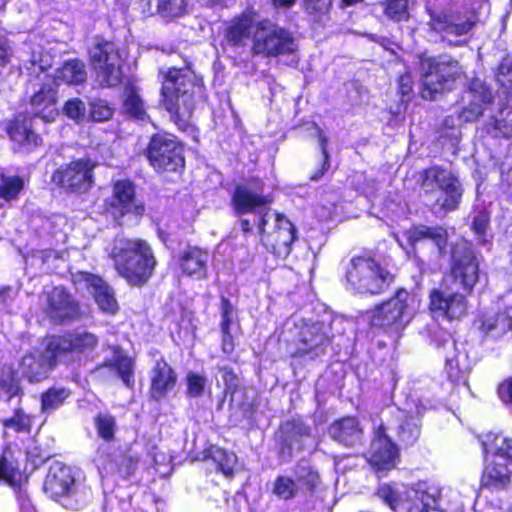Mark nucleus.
<instances>
[{"label": "nucleus", "instance_id": "obj_20", "mask_svg": "<svg viewBox=\"0 0 512 512\" xmlns=\"http://www.w3.org/2000/svg\"><path fill=\"white\" fill-rule=\"evenodd\" d=\"M58 360L56 352L50 351L47 343L43 353L33 351L25 354L19 363L18 372L29 382H39L47 377Z\"/></svg>", "mask_w": 512, "mask_h": 512}, {"label": "nucleus", "instance_id": "obj_32", "mask_svg": "<svg viewBox=\"0 0 512 512\" xmlns=\"http://www.w3.org/2000/svg\"><path fill=\"white\" fill-rule=\"evenodd\" d=\"M74 486L75 483L70 474V469L62 465L50 468L44 484L45 491L50 493L51 496L59 498L60 502Z\"/></svg>", "mask_w": 512, "mask_h": 512}, {"label": "nucleus", "instance_id": "obj_61", "mask_svg": "<svg viewBox=\"0 0 512 512\" xmlns=\"http://www.w3.org/2000/svg\"><path fill=\"white\" fill-rule=\"evenodd\" d=\"M498 394L503 402L512 403V377L499 385Z\"/></svg>", "mask_w": 512, "mask_h": 512}, {"label": "nucleus", "instance_id": "obj_46", "mask_svg": "<svg viewBox=\"0 0 512 512\" xmlns=\"http://www.w3.org/2000/svg\"><path fill=\"white\" fill-rule=\"evenodd\" d=\"M408 3V0H386L383 4L385 16L397 22L408 20Z\"/></svg>", "mask_w": 512, "mask_h": 512}, {"label": "nucleus", "instance_id": "obj_10", "mask_svg": "<svg viewBox=\"0 0 512 512\" xmlns=\"http://www.w3.org/2000/svg\"><path fill=\"white\" fill-rule=\"evenodd\" d=\"M429 16L428 25L430 29L440 34L443 40H447L455 46L463 45L465 42H453L450 37H461L469 34L478 21L474 12L462 10H429Z\"/></svg>", "mask_w": 512, "mask_h": 512}, {"label": "nucleus", "instance_id": "obj_59", "mask_svg": "<svg viewBox=\"0 0 512 512\" xmlns=\"http://www.w3.org/2000/svg\"><path fill=\"white\" fill-rule=\"evenodd\" d=\"M489 226V214L485 210L478 211L473 217L472 229L479 237H484Z\"/></svg>", "mask_w": 512, "mask_h": 512}, {"label": "nucleus", "instance_id": "obj_23", "mask_svg": "<svg viewBox=\"0 0 512 512\" xmlns=\"http://www.w3.org/2000/svg\"><path fill=\"white\" fill-rule=\"evenodd\" d=\"M7 133L13 143V149L29 153L42 144V138L32 128L31 119L17 116L8 126Z\"/></svg>", "mask_w": 512, "mask_h": 512}, {"label": "nucleus", "instance_id": "obj_64", "mask_svg": "<svg viewBox=\"0 0 512 512\" xmlns=\"http://www.w3.org/2000/svg\"><path fill=\"white\" fill-rule=\"evenodd\" d=\"M12 54L11 47L7 40L0 39V66L5 65Z\"/></svg>", "mask_w": 512, "mask_h": 512}, {"label": "nucleus", "instance_id": "obj_38", "mask_svg": "<svg viewBox=\"0 0 512 512\" xmlns=\"http://www.w3.org/2000/svg\"><path fill=\"white\" fill-rule=\"evenodd\" d=\"M155 3L156 13L165 19H173L184 15L187 11V0H150Z\"/></svg>", "mask_w": 512, "mask_h": 512}, {"label": "nucleus", "instance_id": "obj_9", "mask_svg": "<svg viewBox=\"0 0 512 512\" xmlns=\"http://www.w3.org/2000/svg\"><path fill=\"white\" fill-rule=\"evenodd\" d=\"M425 73L422 80L421 95L426 100H432L436 94L452 88V83L460 79L463 70L458 61L451 57L439 60L427 59L422 63Z\"/></svg>", "mask_w": 512, "mask_h": 512}, {"label": "nucleus", "instance_id": "obj_63", "mask_svg": "<svg viewBox=\"0 0 512 512\" xmlns=\"http://www.w3.org/2000/svg\"><path fill=\"white\" fill-rule=\"evenodd\" d=\"M412 79L409 75H402L399 78V92L402 97H409L412 93Z\"/></svg>", "mask_w": 512, "mask_h": 512}, {"label": "nucleus", "instance_id": "obj_44", "mask_svg": "<svg viewBox=\"0 0 512 512\" xmlns=\"http://www.w3.org/2000/svg\"><path fill=\"white\" fill-rule=\"evenodd\" d=\"M117 371L119 377L126 386H131L133 380V362L132 359L121 353H116L110 363Z\"/></svg>", "mask_w": 512, "mask_h": 512}, {"label": "nucleus", "instance_id": "obj_11", "mask_svg": "<svg viewBox=\"0 0 512 512\" xmlns=\"http://www.w3.org/2000/svg\"><path fill=\"white\" fill-rule=\"evenodd\" d=\"M97 163L88 157L61 165L52 175V181L71 193H85L94 184L93 171Z\"/></svg>", "mask_w": 512, "mask_h": 512}, {"label": "nucleus", "instance_id": "obj_25", "mask_svg": "<svg viewBox=\"0 0 512 512\" xmlns=\"http://www.w3.org/2000/svg\"><path fill=\"white\" fill-rule=\"evenodd\" d=\"M438 496L437 487L421 482L406 490V497H404L401 508L407 512H428L436 505Z\"/></svg>", "mask_w": 512, "mask_h": 512}, {"label": "nucleus", "instance_id": "obj_18", "mask_svg": "<svg viewBox=\"0 0 512 512\" xmlns=\"http://www.w3.org/2000/svg\"><path fill=\"white\" fill-rule=\"evenodd\" d=\"M107 205L115 218L127 214L142 216L145 210L144 204L135 196V186L129 180H118L113 185L112 197Z\"/></svg>", "mask_w": 512, "mask_h": 512}, {"label": "nucleus", "instance_id": "obj_50", "mask_svg": "<svg viewBox=\"0 0 512 512\" xmlns=\"http://www.w3.org/2000/svg\"><path fill=\"white\" fill-rule=\"evenodd\" d=\"M98 435L104 440H111L114 437L116 422L109 414H98L94 420Z\"/></svg>", "mask_w": 512, "mask_h": 512}, {"label": "nucleus", "instance_id": "obj_45", "mask_svg": "<svg viewBox=\"0 0 512 512\" xmlns=\"http://www.w3.org/2000/svg\"><path fill=\"white\" fill-rule=\"evenodd\" d=\"M52 65V56L44 53L42 49L33 51L29 61L25 65L31 75L39 76Z\"/></svg>", "mask_w": 512, "mask_h": 512}, {"label": "nucleus", "instance_id": "obj_22", "mask_svg": "<svg viewBox=\"0 0 512 512\" xmlns=\"http://www.w3.org/2000/svg\"><path fill=\"white\" fill-rule=\"evenodd\" d=\"M257 22V13L254 10H244L227 23L224 30L225 41L232 47H245L247 41H251Z\"/></svg>", "mask_w": 512, "mask_h": 512}, {"label": "nucleus", "instance_id": "obj_34", "mask_svg": "<svg viewBox=\"0 0 512 512\" xmlns=\"http://www.w3.org/2000/svg\"><path fill=\"white\" fill-rule=\"evenodd\" d=\"M87 78V72L83 61L78 59H72L64 62V64L58 68L51 82L56 85L60 83L67 84H80L83 83Z\"/></svg>", "mask_w": 512, "mask_h": 512}, {"label": "nucleus", "instance_id": "obj_48", "mask_svg": "<svg viewBox=\"0 0 512 512\" xmlns=\"http://www.w3.org/2000/svg\"><path fill=\"white\" fill-rule=\"evenodd\" d=\"M19 392V383L9 367L0 368V397L2 395L11 398Z\"/></svg>", "mask_w": 512, "mask_h": 512}, {"label": "nucleus", "instance_id": "obj_19", "mask_svg": "<svg viewBox=\"0 0 512 512\" xmlns=\"http://www.w3.org/2000/svg\"><path fill=\"white\" fill-rule=\"evenodd\" d=\"M429 297V310L432 317L435 319H459L466 313V299L465 296L460 293L433 289Z\"/></svg>", "mask_w": 512, "mask_h": 512}, {"label": "nucleus", "instance_id": "obj_29", "mask_svg": "<svg viewBox=\"0 0 512 512\" xmlns=\"http://www.w3.org/2000/svg\"><path fill=\"white\" fill-rule=\"evenodd\" d=\"M177 376L164 360H158L151 371L150 393L153 399L161 400L173 390Z\"/></svg>", "mask_w": 512, "mask_h": 512}, {"label": "nucleus", "instance_id": "obj_55", "mask_svg": "<svg viewBox=\"0 0 512 512\" xmlns=\"http://www.w3.org/2000/svg\"><path fill=\"white\" fill-rule=\"evenodd\" d=\"M90 115L94 121H106L113 115V109L104 100H96L91 103Z\"/></svg>", "mask_w": 512, "mask_h": 512}, {"label": "nucleus", "instance_id": "obj_6", "mask_svg": "<svg viewBox=\"0 0 512 512\" xmlns=\"http://www.w3.org/2000/svg\"><path fill=\"white\" fill-rule=\"evenodd\" d=\"M421 188L426 195L435 197V205L444 211H453L458 208L462 187L458 178L449 170L433 166L421 173Z\"/></svg>", "mask_w": 512, "mask_h": 512}, {"label": "nucleus", "instance_id": "obj_1", "mask_svg": "<svg viewBox=\"0 0 512 512\" xmlns=\"http://www.w3.org/2000/svg\"><path fill=\"white\" fill-rule=\"evenodd\" d=\"M272 198L263 194L262 184L237 186L232 204L238 215L253 213L263 245L279 258H286L296 239V229L284 215L270 208Z\"/></svg>", "mask_w": 512, "mask_h": 512}, {"label": "nucleus", "instance_id": "obj_41", "mask_svg": "<svg viewBox=\"0 0 512 512\" xmlns=\"http://www.w3.org/2000/svg\"><path fill=\"white\" fill-rule=\"evenodd\" d=\"M297 482L301 489L311 491L319 483L318 473L307 461H300L296 468Z\"/></svg>", "mask_w": 512, "mask_h": 512}, {"label": "nucleus", "instance_id": "obj_58", "mask_svg": "<svg viewBox=\"0 0 512 512\" xmlns=\"http://www.w3.org/2000/svg\"><path fill=\"white\" fill-rule=\"evenodd\" d=\"M85 104L78 98L68 100L64 106L65 114L76 121H80L85 115Z\"/></svg>", "mask_w": 512, "mask_h": 512}, {"label": "nucleus", "instance_id": "obj_27", "mask_svg": "<svg viewBox=\"0 0 512 512\" xmlns=\"http://www.w3.org/2000/svg\"><path fill=\"white\" fill-rule=\"evenodd\" d=\"M329 436L346 447H355L363 441V428L355 417H344L334 421L328 430Z\"/></svg>", "mask_w": 512, "mask_h": 512}, {"label": "nucleus", "instance_id": "obj_60", "mask_svg": "<svg viewBox=\"0 0 512 512\" xmlns=\"http://www.w3.org/2000/svg\"><path fill=\"white\" fill-rule=\"evenodd\" d=\"M316 130H317V133H318V140H319L320 148H321V151H322V154H323L324 163H323V166H322L321 174L312 177V179H314V180L318 179L321 175H323L324 171L327 170L328 167H329V154H328V151H327L328 139H327L326 135L323 133V131L321 129L316 127Z\"/></svg>", "mask_w": 512, "mask_h": 512}, {"label": "nucleus", "instance_id": "obj_33", "mask_svg": "<svg viewBox=\"0 0 512 512\" xmlns=\"http://www.w3.org/2000/svg\"><path fill=\"white\" fill-rule=\"evenodd\" d=\"M397 425L391 422L384 424L390 426L393 431H396L398 440L406 446L413 445L420 436L419 419L416 416L409 415L403 410H397Z\"/></svg>", "mask_w": 512, "mask_h": 512}, {"label": "nucleus", "instance_id": "obj_51", "mask_svg": "<svg viewBox=\"0 0 512 512\" xmlns=\"http://www.w3.org/2000/svg\"><path fill=\"white\" fill-rule=\"evenodd\" d=\"M493 125L503 136H509L512 133V108L502 109L493 120Z\"/></svg>", "mask_w": 512, "mask_h": 512}, {"label": "nucleus", "instance_id": "obj_31", "mask_svg": "<svg viewBox=\"0 0 512 512\" xmlns=\"http://www.w3.org/2000/svg\"><path fill=\"white\" fill-rule=\"evenodd\" d=\"M56 90L51 86V76L45 75L42 88L31 97L33 113L47 121L54 118Z\"/></svg>", "mask_w": 512, "mask_h": 512}, {"label": "nucleus", "instance_id": "obj_21", "mask_svg": "<svg viewBox=\"0 0 512 512\" xmlns=\"http://www.w3.org/2000/svg\"><path fill=\"white\" fill-rule=\"evenodd\" d=\"M97 344V337L89 332H80L67 336H54L48 339L49 350L56 352L59 360L67 353H90L95 349Z\"/></svg>", "mask_w": 512, "mask_h": 512}, {"label": "nucleus", "instance_id": "obj_8", "mask_svg": "<svg viewBox=\"0 0 512 512\" xmlns=\"http://www.w3.org/2000/svg\"><path fill=\"white\" fill-rule=\"evenodd\" d=\"M89 59L96 81L103 87H115L122 81V59L113 42L95 39L89 47Z\"/></svg>", "mask_w": 512, "mask_h": 512}, {"label": "nucleus", "instance_id": "obj_54", "mask_svg": "<svg viewBox=\"0 0 512 512\" xmlns=\"http://www.w3.org/2000/svg\"><path fill=\"white\" fill-rule=\"evenodd\" d=\"M124 106L129 114L133 115L138 119H144L145 111L143 101L140 98V96L134 91H131L128 94Z\"/></svg>", "mask_w": 512, "mask_h": 512}, {"label": "nucleus", "instance_id": "obj_5", "mask_svg": "<svg viewBox=\"0 0 512 512\" xmlns=\"http://www.w3.org/2000/svg\"><path fill=\"white\" fill-rule=\"evenodd\" d=\"M416 309V297L399 289L393 297L370 311L368 320L373 327L399 331L412 320Z\"/></svg>", "mask_w": 512, "mask_h": 512}, {"label": "nucleus", "instance_id": "obj_35", "mask_svg": "<svg viewBox=\"0 0 512 512\" xmlns=\"http://www.w3.org/2000/svg\"><path fill=\"white\" fill-rule=\"evenodd\" d=\"M469 91L474 98V103L470 105L468 112L470 116H466L467 120H474L483 114V104L490 103L493 99L490 90L479 79H475L469 86Z\"/></svg>", "mask_w": 512, "mask_h": 512}, {"label": "nucleus", "instance_id": "obj_14", "mask_svg": "<svg viewBox=\"0 0 512 512\" xmlns=\"http://www.w3.org/2000/svg\"><path fill=\"white\" fill-rule=\"evenodd\" d=\"M330 326L323 322L303 324L297 334V351L295 356H309L315 359L326 353L330 344Z\"/></svg>", "mask_w": 512, "mask_h": 512}, {"label": "nucleus", "instance_id": "obj_62", "mask_svg": "<svg viewBox=\"0 0 512 512\" xmlns=\"http://www.w3.org/2000/svg\"><path fill=\"white\" fill-rule=\"evenodd\" d=\"M497 450L503 451L507 456L512 457V439H508L504 436L494 438V446Z\"/></svg>", "mask_w": 512, "mask_h": 512}, {"label": "nucleus", "instance_id": "obj_15", "mask_svg": "<svg viewBox=\"0 0 512 512\" xmlns=\"http://www.w3.org/2000/svg\"><path fill=\"white\" fill-rule=\"evenodd\" d=\"M390 426L381 424L374 433L368 452L369 464L379 472L395 468L399 458V451L396 444L388 436Z\"/></svg>", "mask_w": 512, "mask_h": 512}, {"label": "nucleus", "instance_id": "obj_36", "mask_svg": "<svg viewBox=\"0 0 512 512\" xmlns=\"http://www.w3.org/2000/svg\"><path fill=\"white\" fill-rule=\"evenodd\" d=\"M205 458H211L226 477L233 476L237 464V456L234 453L218 447H211Z\"/></svg>", "mask_w": 512, "mask_h": 512}, {"label": "nucleus", "instance_id": "obj_39", "mask_svg": "<svg viewBox=\"0 0 512 512\" xmlns=\"http://www.w3.org/2000/svg\"><path fill=\"white\" fill-rule=\"evenodd\" d=\"M408 489L407 487L399 489L389 484H383L378 488L377 496L393 511H397L398 508H401Z\"/></svg>", "mask_w": 512, "mask_h": 512}, {"label": "nucleus", "instance_id": "obj_49", "mask_svg": "<svg viewBox=\"0 0 512 512\" xmlns=\"http://www.w3.org/2000/svg\"><path fill=\"white\" fill-rule=\"evenodd\" d=\"M187 396L191 398L201 397L207 385V378L195 372H188L186 376Z\"/></svg>", "mask_w": 512, "mask_h": 512}, {"label": "nucleus", "instance_id": "obj_12", "mask_svg": "<svg viewBox=\"0 0 512 512\" xmlns=\"http://www.w3.org/2000/svg\"><path fill=\"white\" fill-rule=\"evenodd\" d=\"M146 155L150 164L158 171H176L185 164L183 148L170 134L153 135Z\"/></svg>", "mask_w": 512, "mask_h": 512}, {"label": "nucleus", "instance_id": "obj_52", "mask_svg": "<svg viewBox=\"0 0 512 512\" xmlns=\"http://www.w3.org/2000/svg\"><path fill=\"white\" fill-rule=\"evenodd\" d=\"M31 424L30 417L23 411L17 410L13 417L3 421V425L17 432L28 431Z\"/></svg>", "mask_w": 512, "mask_h": 512}, {"label": "nucleus", "instance_id": "obj_2", "mask_svg": "<svg viewBox=\"0 0 512 512\" xmlns=\"http://www.w3.org/2000/svg\"><path fill=\"white\" fill-rule=\"evenodd\" d=\"M110 257L119 275L138 286L149 280L157 264L151 246L142 239L116 238Z\"/></svg>", "mask_w": 512, "mask_h": 512}, {"label": "nucleus", "instance_id": "obj_24", "mask_svg": "<svg viewBox=\"0 0 512 512\" xmlns=\"http://www.w3.org/2000/svg\"><path fill=\"white\" fill-rule=\"evenodd\" d=\"M46 310L55 321H64L79 315L78 304L63 287H55L47 294Z\"/></svg>", "mask_w": 512, "mask_h": 512}, {"label": "nucleus", "instance_id": "obj_57", "mask_svg": "<svg viewBox=\"0 0 512 512\" xmlns=\"http://www.w3.org/2000/svg\"><path fill=\"white\" fill-rule=\"evenodd\" d=\"M446 366L445 370L452 382H456L460 379L461 373L465 369L464 365L461 364L458 355H446Z\"/></svg>", "mask_w": 512, "mask_h": 512}, {"label": "nucleus", "instance_id": "obj_26", "mask_svg": "<svg viewBox=\"0 0 512 512\" xmlns=\"http://www.w3.org/2000/svg\"><path fill=\"white\" fill-rule=\"evenodd\" d=\"M309 436V427L300 420L283 422L277 434L282 455L290 457L294 450H301L303 439Z\"/></svg>", "mask_w": 512, "mask_h": 512}, {"label": "nucleus", "instance_id": "obj_17", "mask_svg": "<svg viewBox=\"0 0 512 512\" xmlns=\"http://www.w3.org/2000/svg\"><path fill=\"white\" fill-rule=\"evenodd\" d=\"M451 273L454 281L465 291H471L479 278V263L474 251L468 247H457L453 252Z\"/></svg>", "mask_w": 512, "mask_h": 512}, {"label": "nucleus", "instance_id": "obj_7", "mask_svg": "<svg viewBox=\"0 0 512 512\" xmlns=\"http://www.w3.org/2000/svg\"><path fill=\"white\" fill-rule=\"evenodd\" d=\"M292 34L269 19L258 20L251 37L250 52L253 56L276 57L296 51Z\"/></svg>", "mask_w": 512, "mask_h": 512}, {"label": "nucleus", "instance_id": "obj_37", "mask_svg": "<svg viewBox=\"0 0 512 512\" xmlns=\"http://www.w3.org/2000/svg\"><path fill=\"white\" fill-rule=\"evenodd\" d=\"M92 499L90 489L75 485L68 494L61 499V504L71 510H81L88 505Z\"/></svg>", "mask_w": 512, "mask_h": 512}, {"label": "nucleus", "instance_id": "obj_56", "mask_svg": "<svg viewBox=\"0 0 512 512\" xmlns=\"http://www.w3.org/2000/svg\"><path fill=\"white\" fill-rule=\"evenodd\" d=\"M497 82L506 89H512V59L505 58L498 67Z\"/></svg>", "mask_w": 512, "mask_h": 512}, {"label": "nucleus", "instance_id": "obj_3", "mask_svg": "<svg viewBox=\"0 0 512 512\" xmlns=\"http://www.w3.org/2000/svg\"><path fill=\"white\" fill-rule=\"evenodd\" d=\"M346 289L352 293L376 295L392 282V275L371 254L354 255L345 266Z\"/></svg>", "mask_w": 512, "mask_h": 512}, {"label": "nucleus", "instance_id": "obj_4", "mask_svg": "<svg viewBox=\"0 0 512 512\" xmlns=\"http://www.w3.org/2000/svg\"><path fill=\"white\" fill-rule=\"evenodd\" d=\"M194 77L188 70L169 68L164 76L162 96L165 108L177 119H186L193 110Z\"/></svg>", "mask_w": 512, "mask_h": 512}, {"label": "nucleus", "instance_id": "obj_30", "mask_svg": "<svg viewBox=\"0 0 512 512\" xmlns=\"http://www.w3.org/2000/svg\"><path fill=\"white\" fill-rule=\"evenodd\" d=\"M209 253L198 247H187L179 257V265L182 272L196 279H204L207 276V263Z\"/></svg>", "mask_w": 512, "mask_h": 512}, {"label": "nucleus", "instance_id": "obj_40", "mask_svg": "<svg viewBox=\"0 0 512 512\" xmlns=\"http://www.w3.org/2000/svg\"><path fill=\"white\" fill-rule=\"evenodd\" d=\"M69 395L70 392L65 388H50L41 397L42 411L50 413L59 408Z\"/></svg>", "mask_w": 512, "mask_h": 512}, {"label": "nucleus", "instance_id": "obj_28", "mask_svg": "<svg viewBox=\"0 0 512 512\" xmlns=\"http://www.w3.org/2000/svg\"><path fill=\"white\" fill-rule=\"evenodd\" d=\"M405 236L412 246L430 244L437 253L443 251L448 238L447 231L444 228L425 225L411 227L405 232Z\"/></svg>", "mask_w": 512, "mask_h": 512}, {"label": "nucleus", "instance_id": "obj_42", "mask_svg": "<svg viewBox=\"0 0 512 512\" xmlns=\"http://www.w3.org/2000/svg\"><path fill=\"white\" fill-rule=\"evenodd\" d=\"M479 328L485 332H505L511 327V319L505 313H489L480 319Z\"/></svg>", "mask_w": 512, "mask_h": 512}, {"label": "nucleus", "instance_id": "obj_47", "mask_svg": "<svg viewBox=\"0 0 512 512\" xmlns=\"http://www.w3.org/2000/svg\"><path fill=\"white\" fill-rule=\"evenodd\" d=\"M23 188V180L18 176H1L0 197L9 201L14 199Z\"/></svg>", "mask_w": 512, "mask_h": 512}, {"label": "nucleus", "instance_id": "obj_43", "mask_svg": "<svg viewBox=\"0 0 512 512\" xmlns=\"http://www.w3.org/2000/svg\"><path fill=\"white\" fill-rule=\"evenodd\" d=\"M300 489L298 482L287 476L277 477L273 485V493L282 500L294 498Z\"/></svg>", "mask_w": 512, "mask_h": 512}, {"label": "nucleus", "instance_id": "obj_53", "mask_svg": "<svg viewBox=\"0 0 512 512\" xmlns=\"http://www.w3.org/2000/svg\"><path fill=\"white\" fill-rule=\"evenodd\" d=\"M332 0H303L305 11L315 19L325 15L331 6Z\"/></svg>", "mask_w": 512, "mask_h": 512}, {"label": "nucleus", "instance_id": "obj_16", "mask_svg": "<svg viewBox=\"0 0 512 512\" xmlns=\"http://www.w3.org/2000/svg\"><path fill=\"white\" fill-rule=\"evenodd\" d=\"M73 279L78 289H86L93 295L102 312L113 315L118 311L113 290L102 278L88 272H78Z\"/></svg>", "mask_w": 512, "mask_h": 512}, {"label": "nucleus", "instance_id": "obj_13", "mask_svg": "<svg viewBox=\"0 0 512 512\" xmlns=\"http://www.w3.org/2000/svg\"><path fill=\"white\" fill-rule=\"evenodd\" d=\"M500 435L487 434L482 440L483 450L486 454H493L495 459L486 466L482 476V484L493 489H503L510 484L511 471L508 462L512 464V457L507 456L503 451L492 448L494 438Z\"/></svg>", "mask_w": 512, "mask_h": 512}]
</instances>
